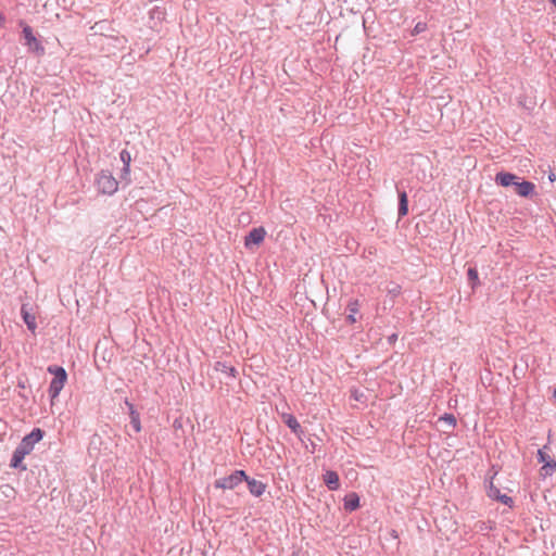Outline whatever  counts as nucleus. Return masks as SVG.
I'll list each match as a JSON object with an SVG mask.
<instances>
[{"instance_id":"nucleus-21","label":"nucleus","mask_w":556,"mask_h":556,"mask_svg":"<svg viewBox=\"0 0 556 556\" xmlns=\"http://www.w3.org/2000/svg\"><path fill=\"white\" fill-rule=\"evenodd\" d=\"M440 420L447 424L452 428L456 427V424H457L455 416L453 414H447V413H445L440 418Z\"/></svg>"},{"instance_id":"nucleus-22","label":"nucleus","mask_w":556,"mask_h":556,"mask_svg":"<svg viewBox=\"0 0 556 556\" xmlns=\"http://www.w3.org/2000/svg\"><path fill=\"white\" fill-rule=\"evenodd\" d=\"M119 159L123 163V166H127V167L130 166L131 155L127 150H122L119 152Z\"/></svg>"},{"instance_id":"nucleus-23","label":"nucleus","mask_w":556,"mask_h":556,"mask_svg":"<svg viewBox=\"0 0 556 556\" xmlns=\"http://www.w3.org/2000/svg\"><path fill=\"white\" fill-rule=\"evenodd\" d=\"M427 28V24L426 23H422V22H418L416 25H415V28H414V33L415 34H420L422 31H425Z\"/></svg>"},{"instance_id":"nucleus-6","label":"nucleus","mask_w":556,"mask_h":556,"mask_svg":"<svg viewBox=\"0 0 556 556\" xmlns=\"http://www.w3.org/2000/svg\"><path fill=\"white\" fill-rule=\"evenodd\" d=\"M545 448H547L546 445L543 448H540L536 454L538 462L543 464L540 469L542 477L552 476L556 470V460L545 452Z\"/></svg>"},{"instance_id":"nucleus-10","label":"nucleus","mask_w":556,"mask_h":556,"mask_svg":"<svg viewBox=\"0 0 556 556\" xmlns=\"http://www.w3.org/2000/svg\"><path fill=\"white\" fill-rule=\"evenodd\" d=\"M488 496L492 500H496L501 502L502 504L513 507L514 500L513 497L508 496L507 494L501 493L500 489L493 485V483H490L489 490H488Z\"/></svg>"},{"instance_id":"nucleus-30","label":"nucleus","mask_w":556,"mask_h":556,"mask_svg":"<svg viewBox=\"0 0 556 556\" xmlns=\"http://www.w3.org/2000/svg\"><path fill=\"white\" fill-rule=\"evenodd\" d=\"M548 179H549L551 181H554V180H555V174H554V173H551V174L548 175Z\"/></svg>"},{"instance_id":"nucleus-20","label":"nucleus","mask_w":556,"mask_h":556,"mask_svg":"<svg viewBox=\"0 0 556 556\" xmlns=\"http://www.w3.org/2000/svg\"><path fill=\"white\" fill-rule=\"evenodd\" d=\"M468 282L472 289H476L480 285L479 274L477 268L469 267L467 270Z\"/></svg>"},{"instance_id":"nucleus-4","label":"nucleus","mask_w":556,"mask_h":556,"mask_svg":"<svg viewBox=\"0 0 556 556\" xmlns=\"http://www.w3.org/2000/svg\"><path fill=\"white\" fill-rule=\"evenodd\" d=\"M22 27V35L24 38V46L27 47L28 52L35 53L36 55L45 54V47L41 41L34 35L33 28L26 24L23 20L18 22Z\"/></svg>"},{"instance_id":"nucleus-13","label":"nucleus","mask_w":556,"mask_h":556,"mask_svg":"<svg viewBox=\"0 0 556 556\" xmlns=\"http://www.w3.org/2000/svg\"><path fill=\"white\" fill-rule=\"evenodd\" d=\"M126 406L128 407V414L130 418V425L136 432L141 431V421L140 414L136 409L135 405L130 403L128 400L125 401Z\"/></svg>"},{"instance_id":"nucleus-18","label":"nucleus","mask_w":556,"mask_h":556,"mask_svg":"<svg viewBox=\"0 0 556 556\" xmlns=\"http://www.w3.org/2000/svg\"><path fill=\"white\" fill-rule=\"evenodd\" d=\"M285 424L298 438H301L303 430L300 422L293 415H287L285 417Z\"/></svg>"},{"instance_id":"nucleus-11","label":"nucleus","mask_w":556,"mask_h":556,"mask_svg":"<svg viewBox=\"0 0 556 556\" xmlns=\"http://www.w3.org/2000/svg\"><path fill=\"white\" fill-rule=\"evenodd\" d=\"M248 484L249 492L256 497H260L264 494L266 490V484L260 480L254 478H250L248 476V480H244Z\"/></svg>"},{"instance_id":"nucleus-2","label":"nucleus","mask_w":556,"mask_h":556,"mask_svg":"<svg viewBox=\"0 0 556 556\" xmlns=\"http://www.w3.org/2000/svg\"><path fill=\"white\" fill-rule=\"evenodd\" d=\"M48 372L53 375V379L50 382L48 393L51 400H54L59 396L60 392L64 388V384L67 380V372L62 366L50 365L48 367Z\"/></svg>"},{"instance_id":"nucleus-9","label":"nucleus","mask_w":556,"mask_h":556,"mask_svg":"<svg viewBox=\"0 0 556 556\" xmlns=\"http://www.w3.org/2000/svg\"><path fill=\"white\" fill-rule=\"evenodd\" d=\"M26 455H28L27 451H25L23 447L17 445L16 448L14 450L13 454H12V457H11V460H10V467L14 468V469H20V470H23V471L26 470L27 467L23 463V460H24Z\"/></svg>"},{"instance_id":"nucleus-25","label":"nucleus","mask_w":556,"mask_h":556,"mask_svg":"<svg viewBox=\"0 0 556 556\" xmlns=\"http://www.w3.org/2000/svg\"><path fill=\"white\" fill-rule=\"evenodd\" d=\"M129 174H130V166H128V167L127 166H123L121 178L125 179V178H127L129 176Z\"/></svg>"},{"instance_id":"nucleus-28","label":"nucleus","mask_w":556,"mask_h":556,"mask_svg":"<svg viewBox=\"0 0 556 556\" xmlns=\"http://www.w3.org/2000/svg\"><path fill=\"white\" fill-rule=\"evenodd\" d=\"M364 396L363 393H358V391H355L353 393V397L356 400V401H362V397Z\"/></svg>"},{"instance_id":"nucleus-29","label":"nucleus","mask_w":556,"mask_h":556,"mask_svg":"<svg viewBox=\"0 0 556 556\" xmlns=\"http://www.w3.org/2000/svg\"><path fill=\"white\" fill-rule=\"evenodd\" d=\"M5 24V16L0 12V26H4Z\"/></svg>"},{"instance_id":"nucleus-14","label":"nucleus","mask_w":556,"mask_h":556,"mask_svg":"<svg viewBox=\"0 0 556 556\" xmlns=\"http://www.w3.org/2000/svg\"><path fill=\"white\" fill-rule=\"evenodd\" d=\"M323 480L330 491H337L340 488L339 475L333 470H327L323 476Z\"/></svg>"},{"instance_id":"nucleus-31","label":"nucleus","mask_w":556,"mask_h":556,"mask_svg":"<svg viewBox=\"0 0 556 556\" xmlns=\"http://www.w3.org/2000/svg\"><path fill=\"white\" fill-rule=\"evenodd\" d=\"M556 7V0H549Z\"/></svg>"},{"instance_id":"nucleus-3","label":"nucleus","mask_w":556,"mask_h":556,"mask_svg":"<svg viewBox=\"0 0 556 556\" xmlns=\"http://www.w3.org/2000/svg\"><path fill=\"white\" fill-rule=\"evenodd\" d=\"M94 184L101 194L113 195L118 189V181L110 170H101L97 174Z\"/></svg>"},{"instance_id":"nucleus-26","label":"nucleus","mask_w":556,"mask_h":556,"mask_svg":"<svg viewBox=\"0 0 556 556\" xmlns=\"http://www.w3.org/2000/svg\"><path fill=\"white\" fill-rule=\"evenodd\" d=\"M397 340V334L396 333H392L391 336L388 337V343L389 344H394Z\"/></svg>"},{"instance_id":"nucleus-12","label":"nucleus","mask_w":556,"mask_h":556,"mask_svg":"<svg viewBox=\"0 0 556 556\" xmlns=\"http://www.w3.org/2000/svg\"><path fill=\"white\" fill-rule=\"evenodd\" d=\"M21 316H22V319L24 320V323L26 324L27 329L34 333L36 328H37L36 317L28 309V304H23L22 305V307H21Z\"/></svg>"},{"instance_id":"nucleus-16","label":"nucleus","mask_w":556,"mask_h":556,"mask_svg":"<svg viewBox=\"0 0 556 556\" xmlns=\"http://www.w3.org/2000/svg\"><path fill=\"white\" fill-rule=\"evenodd\" d=\"M359 507V496L355 492H351L344 496V509L354 511Z\"/></svg>"},{"instance_id":"nucleus-7","label":"nucleus","mask_w":556,"mask_h":556,"mask_svg":"<svg viewBox=\"0 0 556 556\" xmlns=\"http://www.w3.org/2000/svg\"><path fill=\"white\" fill-rule=\"evenodd\" d=\"M45 431L40 428H34L27 435H25L20 442V446L23 447L29 454L36 443L42 440Z\"/></svg>"},{"instance_id":"nucleus-24","label":"nucleus","mask_w":556,"mask_h":556,"mask_svg":"<svg viewBox=\"0 0 556 556\" xmlns=\"http://www.w3.org/2000/svg\"><path fill=\"white\" fill-rule=\"evenodd\" d=\"M151 15H152V17H155V16H156L157 18H163V16H164V12H163L160 8L155 7V8L151 11Z\"/></svg>"},{"instance_id":"nucleus-5","label":"nucleus","mask_w":556,"mask_h":556,"mask_svg":"<svg viewBox=\"0 0 556 556\" xmlns=\"http://www.w3.org/2000/svg\"><path fill=\"white\" fill-rule=\"evenodd\" d=\"M244 480H248V475L245 471L235 470L231 475L215 480L214 486L216 489L233 490Z\"/></svg>"},{"instance_id":"nucleus-15","label":"nucleus","mask_w":556,"mask_h":556,"mask_svg":"<svg viewBox=\"0 0 556 556\" xmlns=\"http://www.w3.org/2000/svg\"><path fill=\"white\" fill-rule=\"evenodd\" d=\"M399 195V207L397 215L399 218H403L408 213V198L405 190H397Z\"/></svg>"},{"instance_id":"nucleus-8","label":"nucleus","mask_w":556,"mask_h":556,"mask_svg":"<svg viewBox=\"0 0 556 556\" xmlns=\"http://www.w3.org/2000/svg\"><path fill=\"white\" fill-rule=\"evenodd\" d=\"M266 230L263 227L253 228L244 238V245L250 249L252 245H258L265 239Z\"/></svg>"},{"instance_id":"nucleus-19","label":"nucleus","mask_w":556,"mask_h":556,"mask_svg":"<svg viewBox=\"0 0 556 556\" xmlns=\"http://www.w3.org/2000/svg\"><path fill=\"white\" fill-rule=\"evenodd\" d=\"M359 302L358 300H351L346 306V309L349 311V315L346 316V321L349 324H354L356 323V317L355 315L358 313L359 311Z\"/></svg>"},{"instance_id":"nucleus-17","label":"nucleus","mask_w":556,"mask_h":556,"mask_svg":"<svg viewBox=\"0 0 556 556\" xmlns=\"http://www.w3.org/2000/svg\"><path fill=\"white\" fill-rule=\"evenodd\" d=\"M214 369L218 372L226 374L227 376L232 378H236L238 375V370L226 362H216L214 365Z\"/></svg>"},{"instance_id":"nucleus-1","label":"nucleus","mask_w":556,"mask_h":556,"mask_svg":"<svg viewBox=\"0 0 556 556\" xmlns=\"http://www.w3.org/2000/svg\"><path fill=\"white\" fill-rule=\"evenodd\" d=\"M494 181L497 186L504 188L511 187L515 193L522 198L532 197L535 192V185L533 182L523 180L509 172H498L495 175Z\"/></svg>"},{"instance_id":"nucleus-27","label":"nucleus","mask_w":556,"mask_h":556,"mask_svg":"<svg viewBox=\"0 0 556 556\" xmlns=\"http://www.w3.org/2000/svg\"><path fill=\"white\" fill-rule=\"evenodd\" d=\"M104 23H105L104 21L96 23L94 26L92 27V29H96V33L99 31V30H103Z\"/></svg>"}]
</instances>
